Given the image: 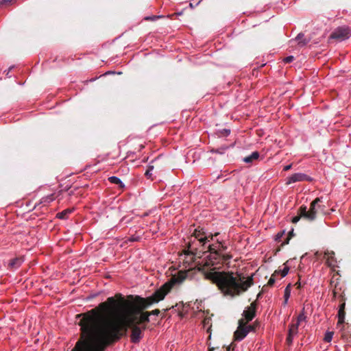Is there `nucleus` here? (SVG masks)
Listing matches in <instances>:
<instances>
[{"label": "nucleus", "instance_id": "nucleus-1", "mask_svg": "<svg viewBox=\"0 0 351 351\" xmlns=\"http://www.w3.org/2000/svg\"><path fill=\"white\" fill-rule=\"evenodd\" d=\"M82 317L79 322L80 337L74 351H104L106 347L119 340L131 329L130 339L137 343L143 338L146 324L129 308L118 307L101 310L99 306L77 315Z\"/></svg>", "mask_w": 351, "mask_h": 351}, {"label": "nucleus", "instance_id": "nucleus-2", "mask_svg": "<svg viewBox=\"0 0 351 351\" xmlns=\"http://www.w3.org/2000/svg\"><path fill=\"white\" fill-rule=\"evenodd\" d=\"M204 274L224 296H239L253 285L252 276L245 278L242 274L224 271H204Z\"/></svg>", "mask_w": 351, "mask_h": 351}, {"label": "nucleus", "instance_id": "nucleus-3", "mask_svg": "<svg viewBox=\"0 0 351 351\" xmlns=\"http://www.w3.org/2000/svg\"><path fill=\"white\" fill-rule=\"evenodd\" d=\"M140 300L134 298L133 302H128L125 300L121 293H117L114 297L108 298L106 302L99 304V307L104 311H107L110 308L113 310H117L118 307L129 308L135 315L138 316V319L145 324L149 322L150 315H158L160 313L159 309H155L152 311H144L147 308H143Z\"/></svg>", "mask_w": 351, "mask_h": 351}, {"label": "nucleus", "instance_id": "nucleus-4", "mask_svg": "<svg viewBox=\"0 0 351 351\" xmlns=\"http://www.w3.org/2000/svg\"><path fill=\"white\" fill-rule=\"evenodd\" d=\"M171 290L170 283L165 282L159 289H158L151 296L147 298H142L136 295L134 298L140 300L143 308H149L154 304L158 303L165 299V296Z\"/></svg>", "mask_w": 351, "mask_h": 351}, {"label": "nucleus", "instance_id": "nucleus-5", "mask_svg": "<svg viewBox=\"0 0 351 351\" xmlns=\"http://www.w3.org/2000/svg\"><path fill=\"white\" fill-rule=\"evenodd\" d=\"M208 252L210 254L204 263L198 267L199 271H203L206 267L226 263L232 258L230 254H220L216 250H209V249Z\"/></svg>", "mask_w": 351, "mask_h": 351}, {"label": "nucleus", "instance_id": "nucleus-6", "mask_svg": "<svg viewBox=\"0 0 351 351\" xmlns=\"http://www.w3.org/2000/svg\"><path fill=\"white\" fill-rule=\"evenodd\" d=\"M322 198L317 197L310 204L309 210H307L306 206H301V214L304 218L308 221H312L317 217L319 213H324V206L319 204L322 202Z\"/></svg>", "mask_w": 351, "mask_h": 351}, {"label": "nucleus", "instance_id": "nucleus-7", "mask_svg": "<svg viewBox=\"0 0 351 351\" xmlns=\"http://www.w3.org/2000/svg\"><path fill=\"white\" fill-rule=\"evenodd\" d=\"M351 36V29L346 26L336 28L330 34V38L339 40H344Z\"/></svg>", "mask_w": 351, "mask_h": 351}, {"label": "nucleus", "instance_id": "nucleus-8", "mask_svg": "<svg viewBox=\"0 0 351 351\" xmlns=\"http://www.w3.org/2000/svg\"><path fill=\"white\" fill-rule=\"evenodd\" d=\"M256 308L257 303L254 301L250 304V306L247 307L246 309L244 310L242 314L243 318H241L239 320H243V322L249 323L255 317Z\"/></svg>", "mask_w": 351, "mask_h": 351}, {"label": "nucleus", "instance_id": "nucleus-9", "mask_svg": "<svg viewBox=\"0 0 351 351\" xmlns=\"http://www.w3.org/2000/svg\"><path fill=\"white\" fill-rule=\"evenodd\" d=\"M238 324L237 329L234 333V338L236 341H241L249 333V330L246 327L247 323L243 322V320H239Z\"/></svg>", "mask_w": 351, "mask_h": 351}, {"label": "nucleus", "instance_id": "nucleus-10", "mask_svg": "<svg viewBox=\"0 0 351 351\" xmlns=\"http://www.w3.org/2000/svg\"><path fill=\"white\" fill-rule=\"evenodd\" d=\"M218 233H216L215 236H217ZM214 235L210 234L209 236H206L205 232L202 231V230L195 229L192 237H194L195 239H197V241L202 244V246L204 247V245L210 241L209 238L210 237V240H213Z\"/></svg>", "mask_w": 351, "mask_h": 351}, {"label": "nucleus", "instance_id": "nucleus-11", "mask_svg": "<svg viewBox=\"0 0 351 351\" xmlns=\"http://www.w3.org/2000/svg\"><path fill=\"white\" fill-rule=\"evenodd\" d=\"M189 271H179L177 274L173 275L167 283H170L171 289H172L174 285L182 283L186 278Z\"/></svg>", "mask_w": 351, "mask_h": 351}, {"label": "nucleus", "instance_id": "nucleus-12", "mask_svg": "<svg viewBox=\"0 0 351 351\" xmlns=\"http://www.w3.org/2000/svg\"><path fill=\"white\" fill-rule=\"evenodd\" d=\"M312 179L308 176L302 173H297L291 175L290 177L287 178L286 184L289 185L291 183H294L296 182H303V181H311Z\"/></svg>", "mask_w": 351, "mask_h": 351}, {"label": "nucleus", "instance_id": "nucleus-13", "mask_svg": "<svg viewBox=\"0 0 351 351\" xmlns=\"http://www.w3.org/2000/svg\"><path fill=\"white\" fill-rule=\"evenodd\" d=\"M335 252L333 251L326 250L324 252V258L326 259V264L330 267H335L337 259L335 257Z\"/></svg>", "mask_w": 351, "mask_h": 351}, {"label": "nucleus", "instance_id": "nucleus-14", "mask_svg": "<svg viewBox=\"0 0 351 351\" xmlns=\"http://www.w3.org/2000/svg\"><path fill=\"white\" fill-rule=\"evenodd\" d=\"M207 248L209 250H216L220 254H226L225 252L227 250V246L221 242H218L217 244L209 245Z\"/></svg>", "mask_w": 351, "mask_h": 351}, {"label": "nucleus", "instance_id": "nucleus-15", "mask_svg": "<svg viewBox=\"0 0 351 351\" xmlns=\"http://www.w3.org/2000/svg\"><path fill=\"white\" fill-rule=\"evenodd\" d=\"M24 261V258L23 256L16 257L10 261L9 263V267L12 269H16L21 266V265Z\"/></svg>", "mask_w": 351, "mask_h": 351}, {"label": "nucleus", "instance_id": "nucleus-16", "mask_svg": "<svg viewBox=\"0 0 351 351\" xmlns=\"http://www.w3.org/2000/svg\"><path fill=\"white\" fill-rule=\"evenodd\" d=\"M295 41L300 47H304L309 43L310 40L305 38L304 34L300 33L296 36Z\"/></svg>", "mask_w": 351, "mask_h": 351}, {"label": "nucleus", "instance_id": "nucleus-17", "mask_svg": "<svg viewBox=\"0 0 351 351\" xmlns=\"http://www.w3.org/2000/svg\"><path fill=\"white\" fill-rule=\"evenodd\" d=\"M259 158V153L258 152H252L250 156L243 158V161L245 163H252L254 160Z\"/></svg>", "mask_w": 351, "mask_h": 351}, {"label": "nucleus", "instance_id": "nucleus-18", "mask_svg": "<svg viewBox=\"0 0 351 351\" xmlns=\"http://www.w3.org/2000/svg\"><path fill=\"white\" fill-rule=\"evenodd\" d=\"M187 250L184 251V253L186 255L196 256L197 254V248H193L191 245V241H189L187 244Z\"/></svg>", "mask_w": 351, "mask_h": 351}, {"label": "nucleus", "instance_id": "nucleus-19", "mask_svg": "<svg viewBox=\"0 0 351 351\" xmlns=\"http://www.w3.org/2000/svg\"><path fill=\"white\" fill-rule=\"evenodd\" d=\"M298 324H292L289 326L288 335L294 337L298 332Z\"/></svg>", "mask_w": 351, "mask_h": 351}, {"label": "nucleus", "instance_id": "nucleus-20", "mask_svg": "<svg viewBox=\"0 0 351 351\" xmlns=\"http://www.w3.org/2000/svg\"><path fill=\"white\" fill-rule=\"evenodd\" d=\"M157 162V160H156L155 161H152L151 164L149 165L148 167H147V169L146 170L145 173V176H146V178L147 179H150L152 180H153V178H152V174L151 173V171L154 169V165H152V164H154V163H156Z\"/></svg>", "mask_w": 351, "mask_h": 351}, {"label": "nucleus", "instance_id": "nucleus-21", "mask_svg": "<svg viewBox=\"0 0 351 351\" xmlns=\"http://www.w3.org/2000/svg\"><path fill=\"white\" fill-rule=\"evenodd\" d=\"M108 180L112 184H117L121 189H123L125 186L122 181L116 176H111L108 178Z\"/></svg>", "mask_w": 351, "mask_h": 351}, {"label": "nucleus", "instance_id": "nucleus-22", "mask_svg": "<svg viewBox=\"0 0 351 351\" xmlns=\"http://www.w3.org/2000/svg\"><path fill=\"white\" fill-rule=\"evenodd\" d=\"M72 210L71 209H65L62 210V212H60L57 214V217L61 219H65L68 217V215L71 213Z\"/></svg>", "mask_w": 351, "mask_h": 351}, {"label": "nucleus", "instance_id": "nucleus-23", "mask_svg": "<svg viewBox=\"0 0 351 351\" xmlns=\"http://www.w3.org/2000/svg\"><path fill=\"white\" fill-rule=\"evenodd\" d=\"M346 311L345 310L338 311V322L337 324H343L345 322Z\"/></svg>", "mask_w": 351, "mask_h": 351}, {"label": "nucleus", "instance_id": "nucleus-24", "mask_svg": "<svg viewBox=\"0 0 351 351\" xmlns=\"http://www.w3.org/2000/svg\"><path fill=\"white\" fill-rule=\"evenodd\" d=\"M339 280H340V278H337L336 279V282H335V285H334V286H333V287H334L333 290H334V291H337V292H339H339H341V293H342V291H343V289H342V287L339 285Z\"/></svg>", "mask_w": 351, "mask_h": 351}, {"label": "nucleus", "instance_id": "nucleus-25", "mask_svg": "<svg viewBox=\"0 0 351 351\" xmlns=\"http://www.w3.org/2000/svg\"><path fill=\"white\" fill-rule=\"evenodd\" d=\"M294 235L293 234V230H292L291 231H290L289 233H288V235L287 237V238L285 239V240L281 244V246H284L287 244L289 243L290 239H291V237Z\"/></svg>", "mask_w": 351, "mask_h": 351}, {"label": "nucleus", "instance_id": "nucleus-26", "mask_svg": "<svg viewBox=\"0 0 351 351\" xmlns=\"http://www.w3.org/2000/svg\"><path fill=\"white\" fill-rule=\"evenodd\" d=\"M301 217L304 218V216L302 215V214H301V206H300V208L298 209V215L292 218V219H291L292 223H296L297 222H298L300 221Z\"/></svg>", "mask_w": 351, "mask_h": 351}, {"label": "nucleus", "instance_id": "nucleus-27", "mask_svg": "<svg viewBox=\"0 0 351 351\" xmlns=\"http://www.w3.org/2000/svg\"><path fill=\"white\" fill-rule=\"evenodd\" d=\"M290 297V290H289V285L287 286L285 290V302L284 304H286L287 303L288 299Z\"/></svg>", "mask_w": 351, "mask_h": 351}, {"label": "nucleus", "instance_id": "nucleus-28", "mask_svg": "<svg viewBox=\"0 0 351 351\" xmlns=\"http://www.w3.org/2000/svg\"><path fill=\"white\" fill-rule=\"evenodd\" d=\"M259 326L258 323H254L252 324H250L248 325L247 324H246V327H247V329L249 330V332L250 331H255L256 328Z\"/></svg>", "mask_w": 351, "mask_h": 351}, {"label": "nucleus", "instance_id": "nucleus-29", "mask_svg": "<svg viewBox=\"0 0 351 351\" xmlns=\"http://www.w3.org/2000/svg\"><path fill=\"white\" fill-rule=\"evenodd\" d=\"M334 335V332H326V333L325 334V336H324V341L326 342H330L332 339V336Z\"/></svg>", "mask_w": 351, "mask_h": 351}, {"label": "nucleus", "instance_id": "nucleus-30", "mask_svg": "<svg viewBox=\"0 0 351 351\" xmlns=\"http://www.w3.org/2000/svg\"><path fill=\"white\" fill-rule=\"evenodd\" d=\"M230 130L229 129H223L219 131V136H227L230 134Z\"/></svg>", "mask_w": 351, "mask_h": 351}, {"label": "nucleus", "instance_id": "nucleus-31", "mask_svg": "<svg viewBox=\"0 0 351 351\" xmlns=\"http://www.w3.org/2000/svg\"><path fill=\"white\" fill-rule=\"evenodd\" d=\"M278 273V271H275V272L271 275V278H269L267 285L268 286H272L275 282V275L276 274Z\"/></svg>", "mask_w": 351, "mask_h": 351}, {"label": "nucleus", "instance_id": "nucleus-32", "mask_svg": "<svg viewBox=\"0 0 351 351\" xmlns=\"http://www.w3.org/2000/svg\"><path fill=\"white\" fill-rule=\"evenodd\" d=\"M306 315H304V313H300V314L298 315V318H297V321H296V322H295V324H298V326H299V325H300V323L301 322H302V321H304V320H305V319H306Z\"/></svg>", "mask_w": 351, "mask_h": 351}, {"label": "nucleus", "instance_id": "nucleus-33", "mask_svg": "<svg viewBox=\"0 0 351 351\" xmlns=\"http://www.w3.org/2000/svg\"><path fill=\"white\" fill-rule=\"evenodd\" d=\"M289 270V267H285L282 271H278V273H280L281 276L283 278L287 275Z\"/></svg>", "mask_w": 351, "mask_h": 351}, {"label": "nucleus", "instance_id": "nucleus-34", "mask_svg": "<svg viewBox=\"0 0 351 351\" xmlns=\"http://www.w3.org/2000/svg\"><path fill=\"white\" fill-rule=\"evenodd\" d=\"M339 298L340 300L341 303H342L343 302H346V295H345V290H343L342 293H341L339 295Z\"/></svg>", "mask_w": 351, "mask_h": 351}, {"label": "nucleus", "instance_id": "nucleus-35", "mask_svg": "<svg viewBox=\"0 0 351 351\" xmlns=\"http://www.w3.org/2000/svg\"><path fill=\"white\" fill-rule=\"evenodd\" d=\"M285 235V231L280 232L277 234L276 236V241L278 242H280L282 241V238Z\"/></svg>", "mask_w": 351, "mask_h": 351}, {"label": "nucleus", "instance_id": "nucleus-36", "mask_svg": "<svg viewBox=\"0 0 351 351\" xmlns=\"http://www.w3.org/2000/svg\"><path fill=\"white\" fill-rule=\"evenodd\" d=\"M294 59H295V58H294V57H293V56H287V57L283 59V62H284L285 63H290V62H291L292 61H293V60H294Z\"/></svg>", "mask_w": 351, "mask_h": 351}, {"label": "nucleus", "instance_id": "nucleus-37", "mask_svg": "<svg viewBox=\"0 0 351 351\" xmlns=\"http://www.w3.org/2000/svg\"><path fill=\"white\" fill-rule=\"evenodd\" d=\"M223 151H224V149H223V148H221V149H211V152L216 153V154H223Z\"/></svg>", "mask_w": 351, "mask_h": 351}, {"label": "nucleus", "instance_id": "nucleus-38", "mask_svg": "<svg viewBox=\"0 0 351 351\" xmlns=\"http://www.w3.org/2000/svg\"><path fill=\"white\" fill-rule=\"evenodd\" d=\"M293 337L292 336H289L288 335L287 337V339H286V341L288 345H291L293 342Z\"/></svg>", "mask_w": 351, "mask_h": 351}, {"label": "nucleus", "instance_id": "nucleus-39", "mask_svg": "<svg viewBox=\"0 0 351 351\" xmlns=\"http://www.w3.org/2000/svg\"><path fill=\"white\" fill-rule=\"evenodd\" d=\"M339 292L332 290V300H335L338 296Z\"/></svg>", "mask_w": 351, "mask_h": 351}, {"label": "nucleus", "instance_id": "nucleus-40", "mask_svg": "<svg viewBox=\"0 0 351 351\" xmlns=\"http://www.w3.org/2000/svg\"><path fill=\"white\" fill-rule=\"evenodd\" d=\"M13 1L14 0H2L0 1V5L8 3H12Z\"/></svg>", "mask_w": 351, "mask_h": 351}, {"label": "nucleus", "instance_id": "nucleus-41", "mask_svg": "<svg viewBox=\"0 0 351 351\" xmlns=\"http://www.w3.org/2000/svg\"><path fill=\"white\" fill-rule=\"evenodd\" d=\"M346 308V302H342L341 303V304L339 305V310H345Z\"/></svg>", "mask_w": 351, "mask_h": 351}, {"label": "nucleus", "instance_id": "nucleus-42", "mask_svg": "<svg viewBox=\"0 0 351 351\" xmlns=\"http://www.w3.org/2000/svg\"><path fill=\"white\" fill-rule=\"evenodd\" d=\"M291 167H292V165H286L285 167H284V171H289L291 169Z\"/></svg>", "mask_w": 351, "mask_h": 351}, {"label": "nucleus", "instance_id": "nucleus-43", "mask_svg": "<svg viewBox=\"0 0 351 351\" xmlns=\"http://www.w3.org/2000/svg\"><path fill=\"white\" fill-rule=\"evenodd\" d=\"M233 350H234V347H232V345H230L226 348V351H233Z\"/></svg>", "mask_w": 351, "mask_h": 351}, {"label": "nucleus", "instance_id": "nucleus-44", "mask_svg": "<svg viewBox=\"0 0 351 351\" xmlns=\"http://www.w3.org/2000/svg\"><path fill=\"white\" fill-rule=\"evenodd\" d=\"M208 323H209V319H205L204 320V325L208 324Z\"/></svg>", "mask_w": 351, "mask_h": 351}, {"label": "nucleus", "instance_id": "nucleus-45", "mask_svg": "<svg viewBox=\"0 0 351 351\" xmlns=\"http://www.w3.org/2000/svg\"><path fill=\"white\" fill-rule=\"evenodd\" d=\"M129 241H136V239H135L134 237H131V238H130V239H129Z\"/></svg>", "mask_w": 351, "mask_h": 351}, {"label": "nucleus", "instance_id": "nucleus-46", "mask_svg": "<svg viewBox=\"0 0 351 351\" xmlns=\"http://www.w3.org/2000/svg\"><path fill=\"white\" fill-rule=\"evenodd\" d=\"M261 296V292H260L258 295H257V300L259 299Z\"/></svg>", "mask_w": 351, "mask_h": 351}, {"label": "nucleus", "instance_id": "nucleus-47", "mask_svg": "<svg viewBox=\"0 0 351 351\" xmlns=\"http://www.w3.org/2000/svg\"><path fill=\"white\" fill-rule=\"evenodd\" d=\"M215 348H208V351H214Z\"/></svg>", "mask_w": 351, "mask_h": 351}, {"label": "nucleus", "instance_id": "nucleus-48", "mask_svg": "<svg viewBox=\"0 0 351 351\" xmlns=\"http://www.w3.org/2000/svg\"><path fill=\"white\" fill-rule=\"evenodd\" d=\"M333 282H334V280H331V281H330V284H331V285H332V283H333Z\"/></svg>", "mask_w": 351, "mask_h": 351}, {"label": "nucleus", "instance_id": "nucleus-49", "mask_svg": "<svg viewBox=\"0 0 351 351\" xmlns=\"http://www.w3.org/2000/svg\"><path fill=\"white\" fill-rule=\"evenodd\" d=\"M76 347V345L75 346V347L73 348V349L72 350V351H74L75 348Z\"/></svg>", "mask_w": 351, "mask_h": 351}, {"label": "nucleus", "instance_id": "nucleus-50", "mask_svg": "<svg viewBox=\"0 0 351 351\" xmlns=\"http://www.w3.org/2000/svg\"><path fill=\"white\" fill-rule=\"evenodd\" d=\"M129 298H133V296H132V295H130V296H129Z\"/></svg>", "mask_w": 351, "mask_h": 351}]
</instances>
